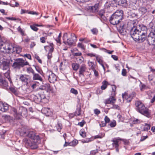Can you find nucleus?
<instances>
[{"instance_id":"obj_52","label":"nucleus","mask_w":155,"mask_h":155,"mask_svg":"<svg viewBox=\"0 0 155 155\" xmlns=\"http://www.w3.org/2000/svg\"><path fill=\"white\" fill-rule=\"evenodd\" d=\"M104 120L106 123H108L110 121V119L107 116H106L104 118Z\"/></svg>"},{"instance_id":"obj_10","label":"nucleus","mask_w":155,"mask_h":155,"mask_svg":"<svg viewBox=\"0 0 155 155\" xmlns=\"http://www.w3.org/2000/svg\"><path fill=\"white\" fill-rule=\"evenodd\" d=\"M19 79L23 83L28 84L29 80V76L26 74H21Z\"/></svg>"},{"instance_id":"obj_41","label":"nucleus","mask_w":155,"mask_h":155,"mask_svg":"<svg viewBox=\"0 0 155 155\" xmlns=\"http://www.w3.org/2000/svg\"><path fill=\"white\" fill-rule=\"evenodd\" d=\"M78 46L79 48H81L82 49H85V47L84 45L82 43H79L78 44Z\"/></svg>"},{"instance_id":"obj_13","label":"nucleus","mask_w":155,"mask_h":155,"mask_svg":"<svg viewBox=\"0 0 155 155\" xmlns=\"http://www.w3.org/2000/svg\"><path fill=\"white\" fill-rule=\"evenodd\" d=\"M73 35L74 36V37H73V38H74V39H68L66 43H65L64 41V43L66 45H68L69 46H71L74 45L75 44V42L77 41L76 39V37L75 36L74 34H73V35Z\"/></svg>"},{"instance_id":"obj_56","label":"nucleus","mask_w":155,"mask_h":155,"mask_svg":"<svg viewBox=\"0 0 155 155\" xmlns=\"http://www.w3.org/2000/svg\"><path fill=\"white\" fill-rule=\"evenodd\" d=\"M126 70L125 69H123L122 71V74L123 76H125L126 75Z\"/></svg>"},{"instance_id":"obj_31","label":"nucleus","mask_w":155,"mask_h":155,"mask_svg":"<svg viewBox=\"0 0 155 155\" xmlns=\"http://www.w3.org/2000/svg\"><path fill=\"white\" fill-rule=\"evenodd\" d=\"M81 108L79 107L77 109L76 111L74 113V115L79 116L81 114Z\"/></svg>"},{"instance_id":"obj_26","label":"nucleus","mask_w":155,"mask_h":155,"mask_svg":"<svg viewBox=\"0 0 155 155\" xmlns=\"http://www.w3.org/2000/svg\"><path fill=\"white\" fill-rule=\"evenodd\" d=\"M120 139H117L115 138L113 140V143L112 144L113 146H115L116 148L118 147L119 145H118V142L119 140H120Z\"/></svg>"},{"instance_id":"obj_40","label":"nucleus","mask_w":155,"mask_h":155,"mask_svg":"<svg viewBox=\"0 0 155 155\" xmlns=\"http://www.w3.org/2000/svg\"><path fill=\"white\" fill-rule=\"evenodd\" d=\"M140 89L141 91H143L146 88V85L144 84H142L141 83V84L140 85Z\"/></svg>"},{"instance_id":"obj_14","label":"nucleus","mask_w":155,"mask_h":155,"mask_svg":"<svg viewBox=\"0 0 155 155\" xmlns=\"http://www.w3.org/2000/svg\"><path fill=\"white\" fill-rule=\"evenodd\" d=\"M87 68L84 64H82L80 67L79 70V76L84 75V72L86 71Z\"/></svg>"},{"instance_id":"obj_25","label":"nucleus","mask_w":155,"mask_h":155,"mask_svg":"<svg viewBox=\"0 0 155 155\" xmlns=\"http://www.w3.org/2000/svg\"><path fill=\"white\" fill-rule=\"evenodd\" d=\"M114 3L119 5L125 4L127 2L126 0H113Z\"/></svg>"},{"instance_id":"obj_1","label":"nucleus","mask_w":155,"mask_h":155,"mask_svg":"<svg viewBox=\"0 0 155 155\" xmlns=\"http://www.w3.org/2000/svg\"><path fill=\"white\" fill-rule=\"evenodd\" d=\"M147 27L143 25L137 27L134 26L130 30V34L135 41L140 43L146 40L147 35Z\"/></svg>"},{"instance_id":"obj_29","label":"nucleus","mask_w":155,"mask_h":155,"mask_svg":"<svg viewBox=\"0 0 155 155\" xmlns=\"http://www.w3.org/2000/svg\"><path fill=\"white\" fill-rule=\"evenodd\" d=\"M73 70L77 71L79 67V65L77 63H72L71 64Z\"/></svg>"},{"instance_id":"obj_45","label":"nucleus","mask_w":155,"mask_h":155,"mask_svg":"<svg viewBox=\"0 0 155 155\" xmlns=\"http://www.w3.org/2000/svg\"><path fill=\"white\" fill-rule=\"evenodd\" d=\"M116 125V123L115 120L111 121L110 124V125L111 127H114Z\"/></svg>"},{"instance_id":"obj_47","label":"nucleus","mask_w":155,"mask_h":155,"mask_svg":"<svg viewBox=\"0 0 155 155\" xmlns=\"http://www.w3.org/2000/svg\"><path fill=\"white\" fill-rule=\"evenodd\" d=\"M35 58L38 60V62L40 63H42V61L40 59L39 57L37 54H35Z\"/></svg>"},{"instance_id":"obj_28","label":"nucleus","mask_w":155,"mask_h":155,"mask_svg":"<svg viewBox=\"0 0 155 155\" xmlns=\"http://www.w3.org/2000/svg\"><path fill=\"white\" fill-rule=\"evenodd\" d=\"M102 85L101 87V89L102 90L106 89L108 85V82L106 81H104L102 82Z\"/></svg>"},{"instance_id":"obj_51","label":"nucleus","mask_w":155,"mask_h":155,"mask_svg":"<svg viewBox=\"0 0 155 155\" xmlns=\"http://www.w3.org/2000/svg\"><path fill=\"white\" fill-rule=\"evenodd\" d=\"M80 135L83 137H86V133L84 131H81L80 132Z\"/></svg>"},{"instance_id":"obj_37","label":"nucleus","mask_w":155,"mask_h":155,"mask_svg":"<svg viewBox=\"0 0 155 155\" xmlns=\"http://www.w3.org/2000/svg\"><path fill=\"white\" fill-rule=\"evenodd\" d=\"M27 72L29 74L31 73H32L33 74H34V71L31 68H28L27 69Z\"/></svg>"},{"instance_id":"obj_20","label":"nucleus","mask_w":155,"mask_h":155,"mask_svg":"<svg viewBox=\"0 0 155 155\" xmlns=\"http://www.w3.org/2000/svg\"><path fill=\"white\" fill-rule=\"evenodd\" d=\"M9 64L8 62L4 61L2 63V69L3 70H9Z\"/></svg>"},{"instance_id":"obj_4","label":"nucleus","mask_w":155,"mask_h":155,"mask_svg":"<svg viewBox=\"0 0 155 155\" xmlns=\"http://www.w3.org/2000/svg\"><path fill=\"white\" fill-rule=\"evenodd\" d=\"M123 12L121 10H118L115 12L111 16L110 21L113 25H116L122 20L123 18Z\"/></svg>"},{"instance_id":"obj_15","label":"nucleus","mask_w":155,"mask_h":155,"mask_svg":"<svg viewBox=\"0 0 155 155\" xmlns=\"http://www.w3.org/2000/svg\"><path fill=\"white\" fill-rule=\"evenodd\" d=\"M18 112L21 114L22 115V117L26 116L27 113L26 109L24 107H19Z\"/></svg>"},{"instance_id":"obj_32","label":"nucleus","mask_w":155,"mask_h":155,"mask_svg":"<svg viewBox=\"0 0 155 155\" xmlns=\"http://www.w3.org/2000/svg\"><path fill=\"white\" fill-rule=\"evenodd\" d=\"M150 26L152 30H153V33L155 34V21L150 23Z\"/></svg>"},{"instance_id":"obj_34","label":"nucleus","mask_w":155,"mask_h":155,"mask_svg":"<svg viewBox=\"0 0 155 155\" xmlns=\"http://www.w3.org/2000/svg\"><path fill=\"white\" fill-rule=\"evenodd\" d=\"M150 128V125L149 124H145L143 127V130L144 131H147L149 130Z\"/></svg>"},{"instance_id":"obj_64","label":"nucleus","mask_w":155,"mask_h":155,"mask_svg":"<svg viewBox=\"0 0 155 155\" xmlns=\"http://www.w3.org/2000/svg\"><path fill=\"white\" fill-rule=\"evenodd\" d=\"M111 57L115 60L117 61L118 60V57L117 56L113 55H111Z\"/></svg>"},{"instance_id":"obj_35","label":"nucleus","mask_w":155,"mask_h":155,"mask_svg":"<svg viewBox=\"0 0 155 155\" xmlns=\"http://www.w3.org/2000/svg\"><path fill=\"white\" fill-rule=\"evenodd\" d=\"M18 31L21 34L22 36L25 35V31L21 28L20 26H19L17 29Z\"/></svg>"},{"instance_id":"obj_55","label":"nucleus","mask_w":155,"mask_h":155,"mask_svg":"<svg viewBox=\"0 0 155 155\" xmlns=\"http://www.w3.org/2000/svg\"><path fill=\"white\" fill-rule=\"evenodd\" d=\"M24 57H26L30 60L31 59V55L30 54H25L24 55Z\"/></svg>"},{"instance_id":"obj_43","label":"nucleus","mask_w":155,"mask_h":155,"mask_svg":"<svg viewBox=\"0 0 155 155\" xmlns=\"http://www.w3.org/2000/svg\"><path fill=\"white\" fill-rule=\"evenodd\" d=\"M50 45L51 46V48H50V50L48 52L52 53L54 50V48L53 47V45L52 43H51L50 44Z\"/></svg>"},{"instance_id":"obj_46","label":"nucleus","mask_w":155,"mask_h":155,"mask_svg":"<svg viewBox=\"0 0 155 155\" xmlns=\"http://www.w3.org/2000/svg\"><path fill=\"white\" fill-rule=\"evenodd\" d=\"M87 55L91 57H96V58H98V56H96V54L94 53H89L87 54Z\"/></svg>"},{"instance_id":"obj_58","label":"nucleus","mask_w":155,"mask_h":155,"mask_svg":"<svg viewBox=\"0 0 155 155\" xmlns=\"http://www.w3.org/2000/svg\"><path fill=\"white\" fill-rule=\"evenodd\" d=\"M28 13L32 15H36L38 14V12L34 11H30L28 12Z\"/></svg>"},{"instance_id":"obj_42","label":"nucleus","mask_w":155,"mask_h":155,"mask_svg":"<svg viewBox=\"0 0 155 155\" xmlns=\"http://www.w3.org/2000/svg\"><path fill=\"white\" fill-rule=\"evenodd\" d=\"M30 28L32 29L35 31H37L38 29V28L36 27L35 25H30Z\"/></svg>"},{"instance_id":"obj_7","label":"nucleus","mask_w":155,"mask_h":155,"mask_svg":"<svg viewBox=\"0 0 155 155\" xmlns=\"http://www.w3.org/2000/svg\"><path fill=\"white\" fill-rule=\"evenodd\" d=\"M44 76L51 83H54L56 81V75L51 71H48Z\"/></svg>"},{"instance_id":"obj_18","label":"nucleus","mask_w":155,"mask_h":155,"mask_svg":"<svg viewBox=\"0 0 155 155\" xmlns=\"http://www.w3.org/2000/svg\"><path fill=\"white\" fill-rule=\"evenodd\" d=\"M33 79L34 80H38L41 81H42L43 79L41 76L38 74H33Z\"/></svg>"},{"instance_id":"obj_63","label":"nucleus","mask_w":155,"mask_h":155,"mask_svg":"<svg viewBox=\"0 0 155 155\" xmlns=\"http://www.w3.org/2000/svg\"><path fill=\"white\" fill-rule=\"evenodd\" d=\"M92 70L94 72V74L95 76H97L98 75V72L97 71H96L95 69H93Z\"/></svg>"},{"instance_id":"obj_3","label":"nucleus","mask_w":155,"mask_h":155,"mask_svg":"<svg viewBox=\"0 0 155 155\" xmlns=\"http://www.w3.org/2000/svg\"><path fill=\"white\" fill-rule=\"evenodd\" d=\"M135 105L136 109L138 112L147 117H150V113L149 110L145 107L140 101H136Z\"/></svg>"},{"instance_id":"obj_59","label":"nucleus","mask_w":155,"mask_h":155,"mask_svg":"<svg viewBox=\"0 0 155 155\" xmlns=\"http://www.w3.org/2000/svg\"><path fill=\"white\" fill-rule=\"evenodd\" d=\"M97 60L98 62L102 66L103 65V61L100 58H97Z\"/></svg>"},{"instance_id":"obj_6","label":"nucleus","mask_w":155,"mask_h":155,"mask_svg":"<svg viewBox=\"0 0 155 155\" xmlns=\"http://www.w3.org/2000/svg\"><path fill=\"white\" fill-rule=\"evenodd\" d=\"M29 63L27 61H25L21 58H17L15 59V61L13 63L12 67L16 69H20L25 65H28Z\"/></svg>"},{"instance_id":"obj_62","label":"nucleus","mask_w":155,"mask_h":155,"mask_svg":"<svg viewBox=\"0 0 155 155\" xmlns=\"http://www.w3.org/2000/svg\"><path fill=\"white\" fill-rule=\"evenodd\" d=\"M133 123L134 124H137L140 123V120L138 119H136L133 120Z\"/></svg>"},{"instance_id":"obj_8","label":"nucleus","mask_w":155,"mask_h":155,"mask_svg":"<svg viewBox=\"0 0 155 155\" xmlns=\"http://www.w3.org/2000/svg\"><path fill=\"white\" fill-rule=\"evenodd\" d=\"M147 41L150 45L154 44L155 41V34L153 32H150L147 38Z\"/></svg>"},{"instance_id":"obj_11","label":"nucleus","mask_w":155,"mask_h":155,"mask_svg":"<svg viewBox=\"0 0 155 155\" xmlns=\"http://www.w3.org/2000/svg\"><path fill=\"white\" fill-rule=\"evenodd\" d=\"M12 111L13 112V114L14 117L16 119L19 120L21 119L22 118V115L20 113H17V110L15 108H13L12 109Z\"/></svg>"},{"instance_id":"obj_50","label":"nucleus","mask_w":155,"mask_h":155,"mask_svg":"<svg viewBox=\"0 0 155 155\" xmlns=\"http://www.w3.org/2000/svg\"><path fill=\"white\" fill-rule=\"evenodd\" d=\"M46 38L45 37H42L40 38V41L42 43H45V41Z\"/></svg>"},{"instance_id":"obj_22","label":"nucleus","mask_w":155,"mask_h":155,"mask_svg":"<svg viewBox=\"0 0 155 155\" xmlns=\"http://www.w3.org/2000/svg\"><path fill=\"white\" fill-rule=\"evenodd\" d=\"M13 52H15L17 54H19L21 51V49L19 46H13Z\"/></svg>"},{"instance_id":"obj_33","label":"nucleus","mask_w":155,"mask_h":155,"mask_svg":"<svg viewBox=\"0 0 155 155\" xmlns=\"http://www.w3.org/2000/svg\"><path fill=\"white\" fill-rule=\"evenodd\" d=\"M84 61L83 58L81 56L79 57V58H76V61L80 63H82Z\"/></svg>"},{"instance_id":"obj_24","label":"nucleus","mask_w":155,"mask_h":155,"mask_svg":"<svg viewBox=\"0 0 155 155\" xmlns=\"http://www.w3.org/2000/svg\"><path fill=\"white\" fill-rule=\"evenodd\" d=\"M139 12L142 15H143L145 14L147 12H149V11H147V9L145 7H140L139 9Z\"/></svg>"},{"instance_id":"obj_57","label":"nucleus","mask_w":155,"mask_h":155,"mask_svg":"<svg viewBox=\"0 0 155 155\" xmlns=\"http://www.w3.org/2000/svg\"><path fill=\"white\" fill-rule=\"evenodd\" d=\"M92 32L94 34H96L97 33L98 31L97 30L96 28H94L91 30Z\"/></svg>"},{"instance_id":"obj_2","label":"nucleus","mask_w":155,"mask_h":155,"mask_svg":"<svg viewBox=\"0 0 155 155\" xmlns=\"http://www.w3.org/2000/svg\"><path fill=\"white\" fill-rule=\"evenodd\" d=\"M25 136L29 138L31 140H27L26 144L30 147L31 149H35L38 147V141L40 140L38 135H36L35 133L32 131L24 132Z\"/></svg>"},{"instance_id":"obj_38","label":"nucleus","mask_w":155,"mask_h":155,"mask_svg":"<svg viewBox=\"0 0 155 155\" xmlns=\"http://www.w3.org/2000/svg\"><path fill=\"white\" fill-rule=\"evenodd\" d=\"M70 92L75 95H77L78 94V91L74 88H71V89Z\"/></svg>"},{"instance_id":"obj_53","label":"nucleus","mask_w":155,"mask_h":155,"mask_svg":"<svg viewBox=\"0 0 155 155\" xmlns=\"http://www.w3.org/2000/svg\"><path fill=\"white\" fill-rule=\"evenodd\" d=\"M94 112L95 114L98 115L100 113V111L98 109H96L94 110Z\"/></svg>"},{"instance_id":"obj_5","label":"nucleus","mask_w":155,"mask_h":155,"mask_svg":"<svg viewBox=\"0 0 155 155\" xmlns=\"http://www.w3.org/2000/svg\"><path fill=\"white\" fill-rule=\"evenodd\" d=\"M13 46L8 43H4L2 40L0 42V51L4 53L10 54L13 53Z\"/></svg>"},{"instance_id":"obj_54","label":"nucleus","mask_w":155,"mask_h":155,"mask_svg":"<svg viewBox=\"0 0 155 155\" xmlns=\"http://www.w3.org/2000/svg\"><path fill=\"white\" fill-rule=\"evenodd\" d=\"M113 105L112 108H114L115 109H117L118 110L120 109V107L117 105H114L112 104Z\"/></svg>"},{"instance_id":"obj_36","label":"nucleus","mask_w":155,"mask_h":155,"mask_svg":"<svg viewBox=\"0 0 155 155\" xmlns=\"http://www.w3.org/2000/svg\"><path fill=\"white\" fill-rule=\"evenodd\" d=\"M88 64L89 66L91 68L92 70L94 69V62H92L88 61Z\"/></svg>"},{"instance_id":"obj_9","label":"nucleus","mask_w":155,"mask_h":155,"mask_svg":"<svg viewBox=\"0 0 155 155\" xmlns=\"http://www.w3.org/2000/svg\"><path fill=\"white\" fill-rule=\"evenodd\" d=\"M8 108V105L7 104L0 102V110L2 112H5L7 111Z\"/></svg>"},{"instance_id":"obj_16","label":"nucleus","mask_w":155,"mask_h":155,"mask_svg":"<svg viewBox=\"0 0 155 155\" xmlns=\"http://www.w3.org/2000/svg\"><path fill=\"white\" fill-rule=\"evenodd\" d=\"M38 97H40L38 101H41V102H43V100H44L46 98L45 95L43 90H41V91H40L38 94Z\"/></svg>"},{"instance_id":"obj_17","label":"nucleus","mask_w":155,"mask_h":155,"mask_svg":"<svg viewBox=\"0 0 155 155\" xmlns=\"http://www.w3.org/2000/svg\"><path fill=\"white\" fill-rule=\"evenodd\" d=\"M78 142L77 140H74L71 142L69 143H67L65 142V143L64 145V146H66L68 145H69L72 146H76L78 143Z\"/></svg>"},{"instance_id":"obj_49","label":"nucleus","mask_w":155,"mask_h":155,"mask_svg":"<svg viewBox=\"0 0 155 155\" xmlns=\"http://www.w3.org/2000/svg\"><path fill=\"white\" fill-rule=\"evenodd\" d=\"M40 99L39 97H38V94L36 96H35L34 98V101H35V102L38 103L40 102H41V101H38V100Z\"/></svg>"},{"instance_id":"obj_44","label":"nucleus","mask_w":155,"mask_h":155,"mask_svg":"<svg viewBox=\"0 0 155 155\" xmlns=\"http://www.w3.org/2000/svg\"><path fill=\"white\" fill-rule=\"evenodd\" d=\"M82 53L81 52H76L74 53L73 54V56L74 57L76 56H80L82 55Z\"/></svg>"},{"instance_id":"obj_27","label":"nucleus","mask_w":155,"mask_h":155,"mask_svg":"<svg viewBox=\"0 0 155 155\" xmlns=\"http://www.w3.org/2000/svg\"><path fill=\"white\" fill-rule=\"evenodd\" d=\"M123 97L125 99L127 102H130L132 99V97L128 95V94L123 95Z\"/></svg>"},{"instance_id":"obj_30","label":"nucleus","mask_w":155,"mask_h":155,"mask_svg":"<svg viewBox=\"0 0 155 155\" xmlns=\"http://www.w3.org/2000/svg\"><path fill=\"white\" fill-rule=\"evenodd\" d=\"M57 129L58 131L60 132L62 128V125L60 121H58L57 122V124L56 126Z\"/></svg>"},{"instance_id":"obj_61","label":"nucleus","mask_w":155,"mask_h":155,"mask_svg":"<svg viewBox=\"0 0 155 155\" xmlns=\"http://www.w3.org/2000/svg\"><path fill=\"white\" fill-rule=\"evenodd\" d=\"M148 137L147 136H143L142 137H141V139H140V141H144V140H145L146 138H147Z\"/></svg>"},{"instance_id":"obj_39","label":"nucleus","mask_w":155,"mask_h":155,"mask_svg":"<svg viewBox=\"0 0 155 155\" xmlns=\"http://www.w3.org/2000/svg\"><path fill=\"white\" fill-rule=\"evenodd\" d=\"M10 90L15 95H18V93L14 88L11 87L10 88Z\"/></svg>"},{"instance_id":"obj_12","label":"nucleus","mask_w":155,"mask_h":155,"mask_svg":"<svg viewBox=\"0 0 155 155\" xmlns=\"http://www.w3.org/2000/svg\"><path fill=\"white\" fill-rule=\"evenodd\" d=\"M116 101L114 97H110L109 98L106 99L104 101V103L106 104H113Z\"/></svg>"},{"instance_id":"obj_21","label":"nucleus","mask_w":155,"mask_h":155,"mask_svg":"<svg viewBox=\"0 0 155 155\" xmlns=\"http://www.w3.org/2000/svg\"><path fill=\"white\" fill-rule=\"evenodd\" d=\"M99 7V5L98 3L95 4L94 6L91 7V9L94 12H98Z\"/></svg>"},{"instance_id":"obj_23","label":"nucleus","mask_w":155,"mask_h":155,"mask_svg":"<svg viewBox=\"0 0 155 155\" xmlns=\"http://www.w3.org/2000/svg\"><path fill=\"white\" fill-rule=\"evenodd\" d=\"M0 83L5 87H7L8 86L7 81L2 79H0Z\"/></svg>"},{"instance_id":"obj_48","label":"nucleus","mask_w":155,"mask_h":155,"mask_svg":"<svg viewBox=\"0 0 155 155\" xmlns=\"http://www.w3.org/2000/svg\"><path fill=\"white\" fill-rule=\"evenodd\" d=\"M31 87L33 90H35L36 88L37 87H38V86L37 84L35 82L34 83L32 84Z\"/></svg>"},{"instance_id":"obj_60","label":"nucleus","mask_w":155,"mask_h":155,"mask_svg":"<svg viewBox=\"0 0 155 155\" xmlns=\"http://www.w3.org/2000/svg\"><path fill=\"white\" fill-rule=\"evenodd\" d=\"M6 18L8 20H11L15 21L17 20V18H14V17L10 18V17H6Z\"/></svg>"},{"instance_id":"obj_19","label":"nucleus","mask_w":155,"mask_h":155,"mask_svg":"<svg viewBox=\"0 0 155 155\" xmlns=\"http://www.w3.org/2000/svg\"><path fill=\"white\" fill-rule=\"evenodd\" d=\"M104 13L105 12L104 10V9H102L98 13L99 17H100V18L104 20H105L106 19V18L104 15Z\"/></svg>"}]
</instances>
